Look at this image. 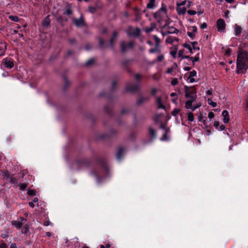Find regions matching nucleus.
<instances>
[{
  "mask_svg": "<svg viewBox=\"0 0 248 248\" xmlns=\"http://www.w3.org/2000/svg\"><path fill=\"white\" fill-rule=\"evenodd\" d=\"M18 186L20 190H24L28 187V184L27 183H19Z\"/></svg>",
  "mask_w": 248,
  "mask_h": 248,
  "instance_id": "29",
  "label": "nucleus"
},
{
  "mask_svg": "<svg viewBox=\"0 0 248 248\" xmlns=\"http://www.w3.org/2000/svg\"><path fill=\"white\" fill-rule=\"evenodd\" d=\"M186 8L185 7H181L178 6L177 7V11L179 15H184L186 12Z\"/></svg>",
  "mask_w": 248,
  "mask_h": 248,
  "instance_id": "21",
  "label": "nucleus"
},
{
  "mask_svg": "<svg viewBox=\"0 0 248 248\" xmlns=\"http://www.w3.org/2000/svg\"><path fill=\"white\" fill-rule=\"evenodd\" d=\"M0 248H7L5 243L2 242L0 244Z\"/></svg>",
  "mask_w": 248,
  "mask_h": 248,
  "instance_id": "64",
  "label": "nucleus"
},
{
  "mask_svg": "<svg viewBox=\"0 0 248 248\" xmlns=\"http://www.w3.org/2000/svg\"><path fill=\"white\" fill-rule=\"evenodd\" d=\"M196 100L195 99H188V100H187V101L185 103V107L187 108V109H191L192 108V103L195 101Z\"/></svg>",
  "mask_w": 248,
  "mask_h": 248,
  "instance_id": "20",
  "label": "nucleus"
},
{
  "mask_svg": "<svg viewBox=\"0 0 248 248\" xmlns=\"http://www.w3.org/2000/svg\"><path fill=\"white\" fill-rule=\"evenodd\" d=\"M174 41L178 42L179 39L176 37H168L166 40V43H169V44H172Z\"/></svg>",
  "mask_w": 248,
  "mask_h": 248,
  "instance_id": "25",
  "label": "nucleus"
},
{
  "mask_svg": "<svg viewBox=\"0 0 248 248\" xmlns=\"http://www.w3.org/2000/svg\"><path fill=\"white\" fill-rule=\"evenodd\" d=\"M27 194L30 196H33L36 195V191L33 189L28 190Z\"/></svg>",
  "mask_w": 248,
  "mask_h": 248,
  "instance_id": "37",
  "label": "nucleus"
},
{
  "mask_svg": "<svg viewBox=\"0 0 248 248\" xmlns=\"http://www.w3.org/2000/svg\"><path fill=\"white\" fill-rule=\"evenodd\" d=\"M110 245L109 244H107L106 246L101 245L100 248H110Z\"/></svg>",
  "mask_w": 248,
  "mask_h": 248,
  "instance_id": "58",
  "label": "nucleus"
},
{
  "mask_svg": "<svg viewBox=\"0 0 248 248\" xmlns=\"http://www.w3.org/2000/svg\"><path fill=\"white\" fill-rule=\"evenodd\" d=\"M187 13L190 15H194L196 14V12L194 10H189L187 11Z\"/></svg>",
  "mask_w": 248,
  "mask_h": 248,
  "instance_id": "51",
  "label": "nucleus"
},
{
  "mask_svg": "<svg viewBox=\"0 0 248 248\" xmlns=\"http://www.w3.org/2000/svg\"><path fill=\"white\" fill-rule=\"evenodd\" d=\"M149 98L148 97H140L137 101V104L138 105H141L146 101L148 100Z\"/></svg>",
  "mask_w": 248,
  "mask_h": 248,
  "instance_id": "19",
  "label": "nucleus"
},
{
  "mask_svg": "<svg viewBox=\"0 0 248 248\" xmlns=\"http://www.w3.org/2000/svg\"><path fill=\"white\" fill-rule=\"evenodd\" d=\"M185 96L188 99H195L197 98V92L195 88L189 87L187 86H185Z\"/></svg>",
  "mask_w": 248,
  "mask_h": 248,
  "instance_id": "3",
  "label": "nucleus"
},
{
  "mask_svg": "<svg viewBox=\"0 0 248 248\" xmlns=\"http://www.w3.org/2000/svg\"><path fill=\"white\" fill-rule=\"evenodd\" d=\"M191 60H192L193 64H194L195 62L199 61V57L198 56H196L195 57H191Z\"/></svg>",
  "mask_w": 248,
  "mask_h": 248,
  "instance_id": "40",
  "label": "nucleus"
},
{
  "mask_svg": "<svg viewBox=\"0 0 248 248\" xmlns=\"http://www.w3.org/2000/svg\"><path fill=\"white\" fill-rule=\"evenodd\" d=\"M164 58V55H160L157 57V61L159 62H161L163 60Z\"/></svg>",
  "mask_w": 248,
  "mask_h": 248,
  "instance_id": "47",
  "label": "nucleus"
},
{
  "mask_svg": "<svg viewBox=\"0 0 248 248\" xmlns=\"http://www.w3.org/2000/svg\"><path fill=\"white\" fill-rule=\"evenodd\" d=\"M132 61L130 60H124L122 62V65L124 69L126 70L128 72H131V70L129 67L131 64Z\"/></svg>",
  "mask_w": 248,
  "mask_h": 248,
  "instance_id": "12",
  "label": "nucleus"
},
{
  "mask_svg": "<svg viewBox=\"0 0 248 248\" xmlns=\"http://www.w3.org/2000/svg\"><path fill=\"white\" fill-rule=\"evenodd\" d=\"M93 62V59H90L86 62V65L88 66Z\"/></svg>",
  "mask_w": 248,
  "mask_h": 248,
  "instance_id": "54",
  "label": "nucleus"
},
{
  "mask_svg": "<svg viewBox=\"0 0 248 248\" xmlns=\"http://www.w3.org/2000/svg\"><path fill=\"white\" fill-rule=\"evenodd\" d=\"M92 47V45H91V44H87L86 46H85V49L86 50H89L90 49H91Z\"/></svg>",
  "mask_w": 248,
  "mask_h": 248,
  "instance_id": "55",
  "label": "nucleus"
},
{
  "mask_svg": "<svg viewBox=\"0 0 248 248\" xmlns=\"http://www.w3.org/2000/svg\"><path fill=\"white\" fill-rule=\"evenodd\" d=\"M222 115L224 117L223 119V122L225 124L228 123L230 120L228 111L226 110H224L222 112Z\"/></svg>",
  "mask_w": 248,
  "mask_h": 248,
  "instance_id": "15",
  "label": "nucleus"
},
{
  "mask_svg": "<svg viewBox=\"0 0 248 248\" xmlns=\"http://www.w3.org/2000/svg\"><path fill=\"white\" fill-rule=\"evenodd\" d=\"M118 35V33L116 31H114L113 32L112 36L109 40V46L111 48H113V42L116 39V38H117Z\"/></svg>",
  "mask_w": 248,
  "mask_h": 248,
  "instance_id": "14",
  "label": "nucleus"
},
{
  "mask_svg": "<svg viewBox=\"0 0 248 248\" xmlns=\"http://www.w3.org/2000/svg\"><path fill=\"white\" fill-rule=\"evenodd\" d=\"M73 13V11L70 7H68L66 9L63 13V14L67 15H71Z\"/></svg>",
  "mask_w": 248,
  "mask_h": 248,
  "instance_id": "32",
  "label": "nucleus"
},
{
  "mask_svg": "<svg viewBox=\"0 0 248 248\" xmlns=\"http://www.w3.org/2000/svg\"><path fill=\"white\" fill-rule=\"evenodd\" d=\"M158 11H160L163 14L166 15L167 10L165 6H162Z\"/></svg>",
  "mask_w": 248,
  "mask_h": 248,
  "instance_id": "45",
  "label": "nucleus"
},
{
  "mask_svg": "<svg viewBox=\"0 0 248 248\" xmlns=\"http://www.w3.org/2000/svg\"><path fill=\"white\" fill-rule=\"evenodd\" d=\"M197 75V72L195 70H193V71H191L189 73V76L188 78H191L194 77L196 76Z\"/></svg>",
  "mask_w": 248,
  "mask_h": 248,
  "instance_id": "39",
  "label": "nucleus"
},
{
  "mask_svg": "<svg viewBox=\"0 0 248 248\" xmlns=\"http://www.w3.org/2000/svg\"><path fill=\"white\" fill-rule=\"evenodd\" d=\"M170 129H167L166 130L165 133L163 134L162 137L161 138L160 140L162 141L166 140H167V134L169 132Z\"/></svg>",
  "mask_w": 248,
  "mask_h": 248,
  "instance_id": "31",
  "label": "nucleus"
},
{
  "mask_svg": "<svg viewBox=\"0 0 248 248\" xmlns=\"http://www.w3.org/2000/svg\"><path fill=\"white\" fill-rule=\"evenodd\" d=\"M126 32L127 35L129 36H134V37H139L140 33V30L137 28H133L132 27H129L127 30L126 31Z\"/></svg>",
  "mask_w": 248,
  "mask_h": 248,
  "instance_id": "4",
  "label": "nucleus"
},
{
  "mask_svg": "<svg viewBox=\"0 0 248 248\" xmlns=\"http://www.w3.org/2000/svg\"><path fill=\"white\" fill-rule=\"evenodd\" d=\"M170 54L173 58H175L176 55V50L171 51L170 52Z\"/></svg>",
  "mask_w": 248,
  "mask_h": 248,
  "instance_id": "61",
  "label": "nucleus"
},
{
  "mask_svg": "<svg viewBox=\"0 0 248 248\" xmlns=\"http://www.w3.org/2000/svg\"><path fill=\"white\" fill-rule=\"evenodd\" d=\"M98 165L97 169L92 170L91 174L96 178L97 183H100L102 180L108 175L109 168L104 159L98 160Z\"/></svg>",
  "mask_w": 248,
  "mask_h": 248,
  "instance_id": "1",
  "label": "nucleus"
},
{
  "mask_svg": "<svg viewBox=\"0 0 248 248\" xmlns=\"http://www.w3.org/2000/svg\"><path fill=\"white\" fill-rule=\"evenodd\" d=\"M135 78L136 80H140L141 79V76L140 74H136L135 75Z\"/></svg>",
  "mask_w": 248,
  "mask_h": 248,
  "instance_id": "57",
  "label": "nucleus"
},
{
  "mask_svg": "<svg viewBox=\"0 0 248 248\" xmlns=\"http://www.w3.org/2000/svg\"><path fill=\"white\" fill-rule=\"evenodd\" d=\"M72 20L75 25L78 28L86 26L84 18L82 15L79 18H73Z\"/></svg>",
  "mask_w": 248,
  "mask_h": 248,
  "instance_id": "5",
  "label": "nucleus"
},
{
  "mask_svg": "<svg viewBox=\"0 0 248 248\" xmlns=\"http://www.w3.org/2000/svg\"><path fill=\"white\" fill-rule=\"evenodd\" d=\"M214 113L213 112H210L208 113V118L210 120H211L214 117Z\"/></svg>",
  "mask_w": 248,
  "mask_h": 248,
  "instance_id": "50",
  "label": "nucleus"
},
{
  "mask_svg": "<svg viewBox=\"0 0 248 248\" xmlns=\"http://www.w3.org/2000/svg\"><path fill=\"white\" fill-rule=\"evenodd\" d=\"M89 11L92 14H94L96 11V8L93 6H89Z\"/></svg>",
  "mask_w": 248,
  "mask_h": 248,
  "instance_id": "38",
  "label": "nucleus"
},
{
  "mask_svg": "<svg viewBox=\"0 0 248 248\" xmlns=\"http://www.w3.org/2000/svg\"><path fill=\"white\" fill-rule=\"evenodd\" d=\"M11 224L13 226H15L17 229L20 228L23 225L22 222L16 220L12 221Z\"/></svg>",
  "mask_w": 248,
  "mask_h": 248,
  "instance_id": "22",
  "label": "nucleus"
},
{
  "mask_svg": "<svg viewBox=\"0 0 248 248\" xmlns=\"http://www.w3.org/2000/svg\"><path fill=\"white\" fill-rule=\"evenodd\" d=\"M154 28H155L154 26H152L151 27H150L148 29H147L146 31L147 32H150L154 30Z\"/></svg>",
  "mask_w": 248,
  "mask_h": 248,
  "instance_id": "56",
  "label": "nucleus"
},
{
  "mask_svg": "<svg viewBox=\"0 0 248 248\" xmlns=\"http://www.w3.org/2000/svg\"><path fill=\"white\" fill-rule=\"evenodd\" d=\"M124 152V150L123 148L121 147L118 149L117 153V158L118 160H120L122 158Z\"/></svg>",
  "mask_w": 248,
  "mask_h": 248,
  "instance_id": "18",
  "label": "nucleus"
},
{
  "mask_svg": "<svg viewBox=\"0 0 248 248\" xmlns=\"http://www.w3.org/2000/svg\"><path fill=\"white\" fill-rule=\"evenodd\" d=\"M180 110L179 109H174L172 111V115L173 116H176L178 113L179 112H180Z\"/></svg>",
  "mask_w": 248,
  "mask_h": 248,
  "instance_id": "43",
  "label": "nucleus"
},
{
  "mask_svg": "<svg viewBox=\"0 0 248 248\" xmlns=\"http://www.w3.org/2000/svg\"><path fill=\"white\" fill-rule=\"evenodd\" d=\"M207 27V25L206 23H203L201 25V28L202 29H205Z\"/></svg>",
  "mask_w": 248,
  "mask_h": 248,
  "instance_id": "62",
  "label": "nucleus"
},
{
  "mask_svg": "<svg viewBox=\"0 0 248 248\" xmlns=\"http://www.w3.org/2000/svg\"><path fill=\"white\" fill-rule=\"evenodd\" d=\"M149 134L152 139H154L156 136L155 131L152 128H150L149 130Z\"/></svg>",
  "mask_w": 248,
  "mask_h": 248,
  "instance_id": "28",
  "label": "nucleus"
},
{
  "mask_svg": "<svg viewBox=\"0 0 248 248\" xmlns=\"http://www.w3.org/2000/svg\"><path fill=\"white\" fill-rule=\"evenodd\" d=\"M214 126L216 128V129H218L219 122L218 121H215L214 124Z\"/></svg>",
  "mask_w": 248,
  "mask_h": 248,
  "instance_id": "53",
  "label": "nucleus"
},
{
  "mask_svg": "<svg viewBox=\"0 0 248 248\" xmlns=\"http://www.w3.org/2000/svg\"><path fill=\"white\" fill-rule=\"evenodd\" d=\"M155 0H149V2L147 4V9H154L155 7Z\"/></svg>",
  "mask_w": 248,
  "mask_h": 248,
  "instance_id": "24",
  "label": "nucleus"
},
{
  "mask_svg": "<svg viewBox=\"0 0 248 248\" xmlns=\"http://www.w3.org/2000/svg\"><path fill=\"white\" fill-rule=\"evenodd\" d=\"M90 164L89 161L87 159H82L76 162V165L78 167V169H82L84 167H88Z\"/></svg>",
  "mask_w": 248,
  "mask_h": 248,
  "instance_id": "9",
  "label": "nucleus"
},
{
  "mask_svg": "<svg viewBox=\"0 0 248 248\" xmlns=\"http://www.w3.org/2000/svg\"><path fill=\"white\" fill-rule=\"evenodd\" d=\"M9 18L13 21L17 22L18 21V17L16 16H9Z\"/></svg>",
  "mask_w": 248,
  "mask_h": 248,
  "instance_id": "42",
  "label": "nucleus"
},
{
  "mask_svg": "<svg viewBox=\"0 0 248 248\" xmlns=\"http://www.w3.org/2000/svg\"><path fill=\"white\" fill-rule=\"evenodd\" d=\"M208 103L212 106L213 107H216L217 106V104L216 102H213L211 99H208L207 100Z\"/></svg>",
  "mask_w": 248,
  "mask_h": 248,
  "instance_id": "35",
  "label": "nucleus"
},
{
  "mask_svg": "<svg viewBox=\"0 0 248 248\" xmlns=\"http://www.w3.org/2000/svg\"><path fill=\"white\" fill-rule=\"evenodd\" d=\"M202 120V117H200V119H199V121H202V123H203V124L205 125V126H207V124H206V120H207V119L206 118L204 120Z\"/></svg>",
  "mask_w": 248,
  "mask_h": 248,
  "instance_id": "52",
  "label": "nucleus"
},
{
  "mask_svg": "<svg viewBox=\"0 0 248 248\" xmlns=\"http://www.w3.org/2000/svg\"><path fill=\"white\" fill-rule=\"evenodd\" d=\"M183 46L184 47L187 48L189 50L190 53H191V54L193 53V51H192L193 48L189 45H188L187 44H184L183 45Z\"/></svg>",
  "mask_w": 248,
  "mask_h": 248,
  "instance_id": "34",
  "label": "nucleus"
},
{
  "mask_svg": "<svg viewBox=\"0 0 248 248\" xmlns=\"http://www.w3.org/2000/svg\"><path fill=\"white\" fill-rule=\"evenodd\" d=\"M28 231H29V230H28V228L27 226L26 225V226H25L23 228V229H22V230H21V232H22V233H25V234H26V233H27V232H28Z\"/></svg>",
  "mask_w": 248,
  "mask_h": 248,
  "instance_id": "44",
  "label": "nucleus"
},
{
  "mask_svg": "<svg viewBox=\"0 0 248 248\" xmlns=\"http://www.w3.org/2000/svg\"><path fill=\"white\" fill-rule=\"evenodd\" d=\"M154 39L155 42V46H159V44L160 42V39L159 38H158V37L156 35L154 36Z\"/></svg>",
  "mask_w": 248,
  "mask_h": 248,
  "instance_id": "36",
  "label": "nucleus"
},
{
  "mask_svg": "<svg viewBox=\"0 0 248 248\" xmlns=\"http://www.w3.org/2000/svg\"><path fill=\"white\" fill-rule=\"evenodd\" d=\"M115 86H116V82L115 81H113L112 82V84H111V90L112 91H114Z\"/></svg>",
  "mask_w": 248,
  "mask_h": 248,
  "instance_id": "60",
  "label": "nucleus"
},
{
  "mask_svg": "<svg viewBox=\"0 0 248 248\" xmlns=\"http://www.w3.org/2000/svg\"><path fill=\"white\" fill-rule=\"evenodd\" d=\"M6 49V45L5 42H0V56L4 55Z\"/></svg>",
  "mask_w": 248,
  "mask_h": 248,
  "instance_id": "17",
  "label": "nucleus"
},
{
  "mask_svg": "<svg viewBox=\"0 0 248 248\" xmlns=\"http://www.w3.org/2000/svg\"><path fill=\"white\" fill-rule=\"evenodd\" d=\"M140 89V85L137 84L130 83L126 86V89L127 91L134 92Z\"/></svg>",
  "mask_w": 248,
  "mask_h": 248,
  "instance_id": "10",
  "label": "nucleus"
},
{
  "mask_svg": "<svg viewBox=\"0 0 248 248\" xmlns=\"http://www.w3.org/2000/svg\"><path fill=\"white\" fill-rule=\"evenodd\" d=\"M165 16V14H163L159 11H158L154 14V18L155 20H156L158 22H160L162 20Z\"/></svg>",
  "mask_w": 248,
  "mask_h": 248,
  "instance_id": "11",
  "label": "nucleus"
},
{
  "mask_svg": "<svg viewBox=\"0 0 248 248\" xmlns=\"http://www.w3.org/2000/svg\"><path fill=\"white\" fill-rule=\"evenodd\" d=\"M191 44H192V48L193 49H197V50H200V47H196V45L197 44H198V42H191Z\"/></svg>",
  "mask_w": 248,
  "mask_h": 248,
  "instance_id": "41",
  "label": "nucleus"
},
{
  "mask_svg": "<svg viewBox=\"0 0 248 248\" xmlns=\"http://www.w3.org/2000/svg\"><path fill=\"white\" fill-rule=\"evenodd\" d=\"M178 82V79L177 78H173L172 80H171V84L173 85V86H175L176 85Z\"/></svg>",
  "mask_w": 248,
  "mask_h": 248,
  "instance_id": "46",
  "label": "nucleus"
},
{
  "mask_svg": "<svg viewBox=\"0 0 248 248\" xmlns=\"http://www.w3.org/2000/svg\"><path fill=\"white\" fill-rule=\"evenodd\" d=\"M179 31L174 27H169L168 28V30L167 31V33H178Z\"/></svg>",
  "mask_w": 248,
  "mask_h": 248,
  "instance_id": "23",
  "label": "nucleus"
},
{
  "mask_svg": "<svg viewBox=\"0 0 248 248\" xmlns=\"http://www.w3.org/2000/svg\"><path fill=\"white\" fill-rule=\"evenodd\" d=\"M51 222L49 220H46L44 222V225L46 226H48L50 225Z\"/></svg>",
  "mask_w": 248,
  "mask_h": 248,
  "instance_id": "63",
  "label": "nucleus"
},
{
  "mask_svg": "<svg viewBox=\"0 0 248 248\" xmlns=\"http://www.w3.org/2000/svg\"><path fill=\"white\" fill-rule=\"evenodd\" d=\"M160 52V48L159 46H156L154 48H152L149 50V52L150 53H154L155 52Z\"/></svg>",
  "mask_w": 248,
  "mask_h": 248,
  "instance_id": "30",
  "label": "nucleus"
},
{
  "mask_svg": "<svg viewBox=\"0 0 248 248\" xmlns=\"http://www.w3.org/2000/svg\"><path fill=\"white\" fill-rule=\"evenodd\" d=\"M184 50H181L178 52V56L179 57H181L182 58L183 56H184L183 55Z\"/></svg>",
  "mask_w": 248,
  "mask_h": 248,
  "instance_id": "59",
  "label": "nucleus"
},
{
  "mask_svg": "<svg viewBox=\"0 0 248 248\" xmlns=\"http://www.w3.org/2000/svg\"><path fill=\"white\" fill-rule=\"evenodd\" d=\"M156 103L158 105V108H165V106L162 103L161 98L160 97H158L157 98Z\"/></svg>",
  "mask_w": 248,
  "mask_h": 248,
  "instance_id": "26",
  "label": "nucleus"
},
{
  "mask_svg": "<svg viewBox=\"0 0 248 248\" xmlns=\"http://www.w3.org/2000/svg\"><path fill=\"white\" fill-rule=\"evenodd\" d=\"M116 133L115 131L113 129H111L110 130V133L109 134H107V135H103L102 138H110V137H111L113 135H114L115 134V133Z\"/></svg>",
  "mask_w": 248,
  "mask_h": 248,
  "instance_id": "27",
  "label": "nucleus"
},
{
  "mask_svg": "<svg viewBox=\"0 0 248 248\" xmlns=\"http://www.w3.org/2000/svg\"><path fill=\"white\" fill-rule=\"evenodd\" d=\"M134 46V43L132 41L126 44L124 42H121V49L123 53L125 52L127 48H131Z\"/></svg>",
  "mask_w": 248,
  "mask_h": 248,
  "instance_id": "8",
  "label": "nucleus"
},
{
  "mask_svg": "<svg viewBox=\"0 0 248 248\" xmlns=\"http://www.w3.org/2000/svg\"><path fill=\"white\" fill-rule=\"evenodd\" d=\"M234 34L236 36H239L243 32L242 28L237 24H235L233 27Z\"/></svg>",
  "mask_w": 248,
  "mask_h": 248,
  "instance_id": "13",
  "label": "nucleus"
},
{
  "mask_svg": "<svg viewBox=\"0 0 248 248\" xmlns=\"http://www.w3.org/2000/svg\"><path fill=\"white\" fill-rule=\"evenodd\" d=\"M187 34L190 38L192 39H194L195 36V34L194 33L189 31L187 32Z\"/></svg>",
  "mask_w": 248,
  "mask_h": 248,
  "instance_id": "48",
  "label": "nucleus"
},
{
  "mask_svg": "<svg viewBox=\"0 0 248 248\" xmlns=\"http://www.w3.org/2000/svg\"><path fill=\"white\" fill-rule=\"evenodd\" d=\"M2 176L4 179L8 180L9 182L11 184H14L16 181V179L14 177L13 175L10 174L7 171L2 173Z\"/></svg>",
  "mask_w": 248,
  "mask_h": 248,
  "instance_id": "6",
  "label": "nucleus"
},
{
  "mask_svg": "<svg viewBox=\"0 0 248 248\" xmlns=\"http://www.w3.org/2000/svg\"><path fill=\"white\" fill-rule=\"evenodd\" d=\"M2 62L6 68H11L14 67V62L11 61L4 59Z\"/></svg>",
  "mask_w": 248,
  "mask_h": 248,
  "instance_id": "16",
  "label": "nucleus"
},
{
  "mask_svg": "<svg viewBox=\"0 0 248 248\" xmlns=\"http://www.w3.org/2000/svg\"><path fill=\"white\" fill-rule=\"evenodd\" d=\"M187 119L188 121L190 122H193L194 120V117L193 114L192 112H189L187 115Z\"/></svg>",
  "mask_w": 248,
  "mask_h": 248,
  "instance_id": "33",
  "label": "nucleus"
},
{
  "mask_svg": "<svg viewBox=\"0 0 248 248\" xmlns=\"http://www.w3.org/2000/svg\"><path fill=\"white\" fill-rule=\"evenodd\" d=\"M237 74L244 73L248 69V52L242 51L237 56Z\"/></svg>",
  "mask_w": 248,
  "mask_h": 248,
  "instance_id": "2",
  "label": "nucleus"
},
{
  "mask_svg": "<svg viewBox=\"0 0 248 248\" xmlns=\"http://www.w3.org/2000/svg\"><path fill=\"white\" fill-rule=\"evenodd\" d=\"M217 26L218 31H224L226 28V24L224 19L222 18L218 19L217 22Z\"/></svg>",
  "mask_w": 248,
  "mask_h": 248,
  "instance_id": "7",
  "label": "nucleus"
},
{
  "mask_svg": "<svg viewBox=\"0 0 248 248\" xmlns=\"http://www.w3.org/2000/svg\"><path fill=\"white\" fill-rule=\"evenodd\" d=\"M99 43L100 46L101 47H103L104 46V42L103 39L102 38H100L99 39Z\"/></svg>",
  "mask_w": 248,
  "mask_h": 248,
  "instance_id": "49",
  "label": "nucleus"
}]
</instances>
